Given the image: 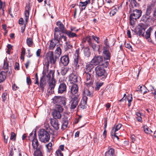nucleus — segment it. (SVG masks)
I'll use <instances>...</instances> for the list:
<instances>
[{"mask_svg":"<svg viewBox=\"0 0 156 156\" xmlns=\"http://www.w3.org/2000/svg\"><path fill=\"white\" fill-rule=\"evenodd\" d=\"M144 130L146 133L151 134L152 131L147 126H144Z\"/></svg>","mask_w":156,"mask_h":156,"instance_id":"obj_45","label":"nucleus"},{"mask_svg":"<svg viewBox=\"0 0 156 156\" xmlns=\"http://www.w3.org/2000/svg\"><path fill=\"white\" fill-rule=\"evenodd\" d=\"M80 57H78V56H75L74 58L73 63L76 69L78 68L79 67V62H80Z\"/></svg>","mask_w":156,"mask_h":156,"instance_id":"obj_26","label":"nucleus"},{"mask_svg":"<svg viewBox=\"0 0 156 156\" xmlns=\"http://www.w3.org/2000/svg\"><path fill=\"white\" fill-rule=\"evenodd\" d=\"M145 30V29L142 26L139 25L138 27L135 29L134 33L140 36L144 37Z\"/></svg>","mask_w":156,"mask_h":156,"instance_id":"obj_11","label":"nucleus"},{"mask_svg":"<svg viewBox=\"0 0 156 156\" xmlns=\"http://www.w3.org/2000/svg\"><path fill=\"white\" fill-rule=\"evenodd\" d=\"M117 133L115 132V131H114V130H112V131H111V136H112V139L114 140L115 139V138L117 139V140H119V137L116 135Z\"/></svg>","mask_w":156,"mask_h":156,"instance_id":"obj_43","label":"nucleus"},{"mask_svg":"<svg viewBox=\"0 0 156 156\" xmlns=\"http://www.w3.org/2000/svg\"><path fill=\"white\" fill-rule=\"evenodd\" d=\"M55 51L57 53L58 55H60L61 54V49L59 47H58L56 50Z\"/></svg>","mask_w":156,"mask_h":156,"instance_id":"obj_64","label":"nucleus"},{"mask_svg":"<svg viewBox=\"0 0 156 156\" xmlns=\"http://www.w3.org/2000/svg\"><path fill=\"white\" fill-rule=\"evenodd\" d=\"M39 144L37 139V134L36 132L34 134L32 140V146L34 149H37L39 148Z\"/></svg>","mask_w":156,"mask_h":156,"instance_id":"obj_17","label":"nucleus"},{"mask_svg":"<svg viewBox=\"0 0 156 156\" xmlns=\"http://www.w3.org/2000/svg\"><path fill=\"white\" fill-rule=\"evenodd\" d=\"M5 3L2 2L0 0V10L2 9L3 11H4L3 8L5 6Z\"/></svg>","mask_w":156,"mask_h":156,"instance_id":"obj_52","label":"nucleus"},{"mask_svg":"<svg viewBox=\"0 0 156 156\" xmlns=\"http://www.w3.org/2000/svg\"><path fill=\"white\" fill-rule=\"evenodd\" d=\"M69 62V56L68 55H65L61 57L60 58L59 64L61 65L66 66L68 65Z\"/></svg>","mask_w":156,"mask_h":156,"instance_id":"obj_10","label":"nucleus"},{"mask_svg":"<svg viewBox=\"0 0 156 156\" xmlns=\"http://www.w3.org/2000/svg\"><path fill=\"white\" fill-rule=\"evenodd\" d=\"M84 55L87 57H89L90 55V49L88 47H86L84 49Z\"/></svg>","mask_w":156,"mask_h":156,"instance_id":"obj_41","label":"nucleus"},{"mask_svg":"<svg viewBox=\"0 0 156 156\" xmlns=\"http://www.w3.org/2000/svg\"><path fill=\"white\" fill-rule=\"evenodd\" d=\"M50 123L55 129L56 130L58 129L59 124L57 119H51L50 120Z\"/></svg>","mask_w":156,"mask_h":156,"instance_id":"obj_21","label":"nucleus"},{"mask_svg":"<svg viewBox=\"0 0 156 156\" xmlns=\"http://www.w3.org/2000/svg\"><path fill=\"white\" fill-rule=\"evenodd\" d=\"M64 34H66L69 38L77 37V36L76 32H73L69 30H65Z\"/></svg>","mask_w":156,"mask_h":156,"instance_id":"obj_24","label":"nucleus"},{"mask_svg":"<svg viewBox=\"0 0 156 156\" xmlns=\"http://www.w3.org/2000/svg\"><path fill=\"white\" fill-rule=\"evenodd\" d=\"M150 15L148 14L146 12L145 14L142 17L141 20L144 22H145L147 20L150 19Z\"/></svg>","mask_w":156,"mask_h":156,"instance_id":"obj_42","label":"nucleus"},{"mask_svg":"<svg viewBox=\"0 0 156 156\" xmlns=\"http://www.w3.org/2000/svg\"><path fill=\"white\" fill-rule=\"evenodd\" d=\"M56 154L57 156H63V154L62 153L61 151L59 149L57 150L56 151Z\"/></svg>","mask_w":156,"mask_h":156,"instance_id":"obj_59","label":"nucleus"},{"mask_svg":"<svg viewBox=\"0 0 156 156\" xmlns=\"http://www.w3.org/2000/svg\"><path fill=\"white\" fill-rule=\"evenodd\" d=\"M85 41H86L88 42L89 45L92 42L91 41V39L90 36H87L86 37Z\"/></svg>","mask_w":156,"mask_h":156,"instance_id":"obj_56","label":"nucleus"},{"mask_svg":"<svg viewBox=\"0 0 156 156\" xmlns=\"http://www.w3.org/2000/svg\"><path fill=\"white\" fill-rule=\"evenodd\" d=\"M16 135L14 132H12L11 133L10 140L12 141H15L16 140Z\"/></svg>","mask_w":156,"mask_h":156,"instance_id":"obj_50","label":"nucleus"},{"mask_svg":"<svg viewBox=\"0 0 156 156\" xmlns=\"http://www.w3.org/2000/svg\"><path fill=\"white\" fill-rule=\"evenodd\" d=\"M66 45L65 46V50L66 51H67L68 50L71 49L73 48V46L69 43L66 42Z\"/></svg>","mask_w":156,"mask_h":156,"instance_id":"obj_46","label":"nucleus"},{"mask_svg":"<svg viewBox=\"0 0 156 156\" xmlns=\"http://www.w3.org/2000/svg\"><path fill=\"white\" fill-rule=\"evenodd\" d=\"M46 147L48 150H51V149L52 144L51 142H49L46 145Z\"/></svg>","mask_w":156,"mask_h":156,"instance_id":"obj_63","label":"nucleus"},{"mask_svg":"<svg viewBox=\"0 0 156 156\" xmlns=\"http://www.w3.org/2000/svg\"><path fill=\"white\" fill-rule=\"evenodd\" d=\"M92 38L98 43H99V39L100 38L99 37H97L96 36L92 35Z\"/></svg>","mask_w":156,"mask_h":156,"instance_id":"obj_57","label":"nucleus"},{"mask_svg":"<svg viewBox=\"0 0 156 156\" xmlns=\"http://www.w3.org/2000/svg\"><path fill=\"white\" fill-rule=\"evenodd\" d=\"M88 96L90 97H92L93 96V94L92 92L90 91L87 89H84L83 92V96Z\"/></svg>","mask_w":156,"mask_h":156,"instance_id":"obj_35","label":"nucleus"},{"mask_svg":"<svg viewBox=\"0 0 156 156\" xmlns=\"http://www.w3.org/2000/svg\"><path fill=\"white\" fill-rule=\"evenodd\" d=\"M155 6V4L154 3H152L148 5L146 9V12L148 14H151V12L152 11Z\"/></svg>","mask_w":156,"mask_h":156,"instance_id":"obj_29","label":"nucleus"},{"mask_svg":"<svg viewBox=\"0 0 156 156\" xmlns=\"http://www.w3.org/2000/svg\"><path fill=\"white\" fill-rule=\"evenodd\" d=\"M141 92L144 94H145L149 91L147 88L144 86H139Z\"/></svg>","mask_w":156,"mask_h":156,"instance_id":"obj_40","label":"nucleus"},{"mask_svg":"<svg viewBox=\"0 0 156 156\" xmlns=\"http://www.w3.org/2000/svg\"><path fill=\"white\" fill-rule=\"evenodd\" d=\"M89 45L94 50H95L96 47V45L93 42H91L90 44H89Z\"/></svg>","mask_w":156,"mask_h":156,"instance_id":"obj_62","label":"nucleus"},{"mask_svg":"<svg viewBox=\"0 0 156 156\" xmlns=\"http://www.w3.org/2000/svg\"><path fill=\"white\" fill-rule=\"evenodd\" d=\"M56 62V59L54 58L52 51H50L47 53L44 58V63L47 69H48L50 63L53 65L55 64Z\"/></svg>","mask_w":156,"mask_h":156,"instance_id":"obj_1","label":"nucleus"},{"mask_svg":"<svg viewBox=\"0 0 156 156\" xmlns=\"http://www.w3.org/2000/svg\"><path fill=\"white\" fill-rule=\"evenodd\" d=\"M80 99L79 95H72L71 97V100L69 104L70 108V109L75 108L78 105Z\"/></svg>","mask_w":156,"mask_h":156,"instance_id":"obj_8","label":"nucleus"},{"mask_svg":"<svg viewBox=\"0 0 156 156\" xmlns=\"http://www.w3.org/2000/svg\"><path fill=\"white\" fill-rule=\"evenodd\" d=\"M26 43L29 47H32L34 44L32 38L31 37L27 38L26 40Z\"/></svg>","mask_w":156,"mask_h":156,"instance_id":"obj_37","label":"nucleus"},{"mask_svg":"<svg viewBox=\"0 0 156 156\" xmlns=\"http://www.w3.org/2000/svg\"><path fill=\"white\" fill-rule=\"evenodd\" d=\"M30 7L29 5H27L25 8L24 12L25 16L26 18L25 19L26 24H27L29 18L30 11Z\"/></svg>","mask_w":156,"mask_h":156,"instance_id":"obj_20","label":"nucleus"},{"mask_svg":"<svg viewBox=\"0 0 156 156\" xmlns=\"http://www.w3.org/2000/svg\"><path fill=\"white\" fill-rule=\"evenodd\" d=\"M90 2V0H86L85 2H80L79 3V6L81 7V11L85 9L87 5L89 4Z\"/></svg>","mask_w":156,"mask_h":156,"instance_id":"obj_23","label":"nucleus"},{"mask_svg":"<svg viewBox=\"0 0 156 156\" xmlns=\"http://www.w3.org/2000/svg\"><path fill=\"white\" fill-rule=\"evenodd\" d=\"M69 80L70 83L74 84L80 81V78L75 74L71 73L69 75Z\"/></svg>","mask_w":156,"mask_h":156,"instance_id":"obj_12","label":"nucleus"},{"mask_svg":"<svg viewBox=\"0 0 156 156\" xmlns=\"http://www.w3.org/2000/svg\"><path fill=\"white\" fill-rule=\"evenodd\" d=\"M38 135L40 141L42 142L46 143L48 142L50 139L49 133L43 129H40Z\"/></svg>","mask_w":156,"mask_h":156,"instance_id":"obj_2","label":"nucleus"},{"mask_svg":"<svg viewBox=\"0 0 156 156\" xmlns=\"http://www.w3.org/2000/svg\"><path fill=\"white\" fill-rule=\"evenodd\" d=\"M121 126L122 125L120 124H119L116 125H115L114 127L112 128L111 131H112L113 130L114 131L116 132L120 129Z\"/></svg>","mask_w":156,"mask_h":156,"instance_id":"obj_44","label":"nucleus"},{"mask_svg":"<svg viewBox=\"0 0 156 156\" xmlns=\"http://www.w3.org/2000/svg\"><path fill=\"white\" fill-rule=\"evenodd\" d=\"M127 100L128 102V106L129 107H130L131 105V102L133 100L132 95H129L127 97Z\"/></svg>","mask_w":156,"mask_h":156,"instance_id":"obj_49","label":"nucleus"},{"mask_svg":"<svg viewBox=\"0 0 156 156\" xmlns=\"http://www.w3.org/2000/svg\"><path fill=\"white\" fill-rule=\"evenodd\" d=\"M83 76L86 80L84 82L85 85L88 87H92L94 80L91 75L90 73H83Z\"/></svg>","mask_w":156,"mask_h":156,"instance_id":"obj_7","label":"nucleus"},{"mask_svg":"<svg viewBox=\"0 0 156 156\" xmlns=\"http://www.w3.org/2000/svg\"><path fill=\"white\" fill-rule=\"evenodd\" d=\"M56 25L58 26V28L60 30V32H61L62 33H64L65 31L67 30L62 22L60 21L56 22Z\"/></svg>","mask_w":156,"mask_h":156,"instance_id":"obj_25","label":"nucleus"},{"mask_svg":"<svg viewBox=\"0 0 156 156\" xmlns=\"http://www.w3.org/2000/svg\"><path fill=\"white\" fill-rule=\"evenodd\" d=\"M103 58L100 55H96L92 59L90 63H92L94 65L96 66L101 63L103 62Z\"/></svg>","mask_w":156,"mask_h":156,"instance_id":"obj_9","label":"nucleus"},{"mask_svg":"<svg viewBox=\"0 0 156 156\" xmlns=\"http://www.w3.org/2000/svg\"><path fill=\"white\" fill-rule=\"evenodd\" d=\"M152 29L151 27H149L146 32L145 34V37L147 40L148 41L150 42H151L152 41L150 37L151 31L152 30Z\"/></svg>","mask_w":156,"mask_h":156,"instance_id":"obj_28","label":"nucleus"},{"mask_svg":"<svg viewBox=\"0 0 156 156\" xmlns=\"http://www.w3.org/2000/svg\"><path fill=\"white\" fill-rule=\"evenodd\" d=\"M67 86L66 84L62 82L61 83L58 87V94H62L66 91Z\"/></svg>","mask_w":156,"mask_h":156,"instance_id":"obj_16","label":"nucleus"},{"mask_svg":"<svg viewBox=\"0 0 156 156\" xmlns=\"http://www.w3.org/2000/svg\"><path fill=\"white\" fill-rule=\"evenodd\" d=\"M103 83H97L96 85V87L95 88V90H98L100 87L103 85Z\"/></svg>","mask_w":156,"mask_h":156,"instance_id":"obj_54","label":"nucleus"},{"mask_svg":"<svg viewBox=\"0 0 156 156\" xmlns=\"http://www.w3.org/2000/svg\"><path fill=\"white\" fill-rule=\"evenodd\" d=\"M61 98V96H55L52 99L53 103L56 105H59Z\"/></svg>","mask_w":156,"mask_h":156,"instance_id":"obj_34","label":"nucleus"},{"mask_svg":"<svg viewBox=\"0 0 156 156\" xmlns=\"http://www.w3.org/2000/svg\"><path fill=\"white\" fill-rule=\"evenodd\" d=\"M142 13V12L141 10L135 9L133 10L129 17L131 25H133L134 24L136 20L138 19L141 16Z\"/></svg>","mask_w":156,"mask_h":156,"instance_id":"obj_3","label":"nucleus"},{"mask_svg":"<svg viewBox=\"0 0 156 156\" xmlns=\"http://www.w3.org/2000/svg\"><path fill=\"white\" fill-rule=\"evenodd\" d=\"M56 81L55 80H51L48 82L49 88L51 91H53L55 86Z\"/></svg>","mask_w":156,"mask_h":156,"instance_id":"obj_32","label":"nucleus"},{"mask_svg":"<svg viewBox=\"0 0 156 156\" xmlns=\"http://www.w3.org/2000/svg\"><path fill=\"white\" fill-rule=\"evenodd\" d=\"M43 147L42 145H40L38 149L34 151V156H43Z\"/></svg>","mask_w":156,"mask_h":156,"instance_id":"obj_22","label":"nucleus"},{"mask_svg":"<svg viewBox=\"0 0 156 156\" xmlns=\"http://www.w3.org/2000/svg\"><path fill=\"white\" fill-rule=\"evenodd\" d=\"M97 77H102L103 79L107 77V73L105 69L101 66L98 65L97 66L95 69Z\"/></svg>","mask_w":156,"mask_h":156,"instance_id":"obj_6","label":"nucleus"},{"mask_svg":"<svg viewBox=\"0 0 156 156\" xmlns=\"http://www.w3.org/2000/svg\"><path fill=\"white\" fill-rule=\"evenodd\" d=\"M108 62L107 61H106L105 62L103 63H102L101 65H100L103 68L104 67L107 68L108 65Z\"/></svg>","mask_w":156,"mask_h":156,"instance_id":"obj_61","label":"nucleus"},{"mask_svg":"<svg viewBox=\"0 0 156 156\" xmlns=\"http://www.w3.org/2000/svg\"><path fill=\"white\" fill-rule=\"evenodd\" d=\"M70 91L73 95H79L78 93V88L77 84H73L69 86Z\"/></svg>","mask_w":156,"mask_h":156,"instance_id":"obj_13","label":"nucleus"},{"mask_svg":"<svg viewBox=\"0 0 156 156\" xmlns=\"http://www.w3.org/2000/svg\"><path fill=\"white\" fill-rule=\"evenodd\" d=\"M12 88L13 90L16 91L19 88V87L16 85L14 82H13L12 83Z\"/></svg>","mask_w":156,"mask_h":156,"instance_id":"obj_51","label":"nucleus"},{"mask_svg":"<svg viewBox=\"0 0 156 156\" xmlns=\"http://www.w3.org/2000/svg\"><path fill=\"white\" fill-rule=\"evenodd\" d=\"M54 39L59 42V44L61 42L62 43V39H63L64 42H67V37L64 34H61L60 30L58 27H55L54 29Z\"/></svg>","mask_w":156,"mask_h":156,"instance_id":"obj_4","label":"nucleus"},{"mask_svg":"<svg viewBox=\"0 0 156 156\" xmlns=\"http://www.w3.org/2000/svg\"><path fill=\"white\" fill-rule=\"evenodd\" d=\"M117 12V9L115 8L112 9L110 12V15L112 16H113Z\"/></svg>","mask_w":156,"mask_h":156,"instance_id":"obj_53","label":"nucleus"},{"mask_svg":"<svg viewBox=\"0 0 156 156\" xmlns=\"http://www.w3.org/2000/svg\"><path fill=\"white\" fill-rule=\"evenodd\" d=\"M42 74L43 76L41 78L40 84L38 85L39 86L42 91H43L44 89V87L46 85L45 80V79L46 73L43 71Z\"/></svg>","mask_w":156,"mask_h":156,"instance_id":"obj_15","label":"nucleus"},{"mask_svg":"<svg viewBox=\"0 0 156 156\" xmlns=\"http://www.w3.org/2000/svg\"><path fill=\"white\" fill-rule=\"evenodd\" d=\"M4 67L5 70H6V72L2 71L0 73V83L4 81L6 78V73L8 71L9 74H11L12 73V67L9 66V63L7 62H4Z\"/></svg>","mask_w":156,"mask_h":156,"instance_id":"obj_5","label":"nucleus"},{"mask_svg":"<svg viewBox=\"0 0 156 156\" xmlns=\"http://www.w3.org/2000/svg\"><path fill=\"white\" fill-rule=\"evenodd\" d=\"M105 156H115L114 149L108 148V151L106 152Z\"/></svg>","mask_w":156,"mask_h":156,"instance_id":"obj_33","label":"nucleus"},{"mask_svg":"<svg viewBox=\"0 0 156 156\" xmlns=\"http://www.w3.org/2000/svg\"><path fill=\"white\" fill-rule=\"evenodd\" d=\"M130 2L131 6L130 5V9H131V6L132 8L134 7H138L139 6V5L137 3L136 1L135 0H128Z\"/></svg>","mask_w":156,"mask_h":156,"instance_id":"obj_36","label":"nucleus"},{"mask_svg":"<svg viewBox=\"0 0 156 156\" xmlns=\"http://www.w3.org/2000/svg\"><path fill=\"white\" fill-rule=\"evenodd\" d=\"M126 94H124L123 95V97L121 99L118 101V102H123L125 103L126 101Z\"/></svg>","mask_w":156,"mask_h":156,"instance_id":"obj_55","label":"nucleus"},{"mask_svg":"<svg viewBox=\"0 0 156 156\" xmlns=\"http://www.w3.org/2000/svg\"><path fill=\"white\" fill-rule=\"evenodd\" d=\"M59 43V42L57 41L56 40L54 39V38L50 41V44L49 48L50 50H53L55 48L56 44Z\"/></svg>","mask_w":156,"mask_h":156,"instance_id":"obj_27","label":"nucleus"},{"mask_svg":"<svg viewBox=\"0 0 156 156\" xmlns=\"http://www.w3.org/2000/svg\"><path fill=\"white\" fill-rule=\"evenodd\" d=\"M102 53L105 59L109 60L110 59L111 54L109 51V48L106 47H103Z\"/></svg>","mask_w":156,"mask_h":156,"instance_id":"obj_18","label":"nucleus"},{"mask_svg":"<svg viewBox=\"0 0 156 156\" xmlns=\"http://www.w3.org/2000/svg\"><path fill=\"white\" fill-rule=\"evenodd\" d=\"M62 123L61 129L64 130L67 128L68 121L67 120H62Z\"/></svg>","mask_w":156,"mask_h":156,"instance_id":"obj_38","label":"nucleus"},{"mask_svg":"<svg viewBox=\"0 0 156 156\" xmlns=\"http://www.w3.org/2000/svg\"><path fill=\"white\" fill-rule=\"evenodd\" d=\"M59 111L60 112H62L63 111V108L60 105H56L55 110Z\"/></svg>","mask_w":156,"mask_h":156,"instance_id":"obj_48","label":"nucleus"},{"mask_svg":"<svg viewBox=\"0 0 156 156\" xmlns=\"http://www.w3.org/2000/svg\"><path fill=\"white\" fill-rule=\"evenodd\" d=\"M69 69L66 67H62L61 69L60 73L62 76L65 75L68 71Z\"/></svg>","mask_w":156,"mask_h":156,"instance_id":"obj_39","label":"nucleus"},{"mask_svg":"<svg viewBox=\"0 0 156 156\" xmlns=\"http://www.w3.org/2000/svg\"><path fill=\"white\" fill-rule=\"evenodd\" d=\"M70 30L72 32H76V33L79 31V30L76 29V28L75 27H70Z\"/></svg>","mask_w":156,"mask_h":156,"instance_id":"obj_60","label":"nucleus"},{"mask_svg":"<svg viewBox=\"0 0 156 156\" xmlns=\"http://www.w3.org/2000/svg\"><path fill=\"white\" fill-rule=\"evenodd\" d=\"M87 98L86 96L83 97L78 107V109H80V108L82 109H85L86 108V105L87 104Z\"/></svg>","mask_w":156,"mask_h":156,"instance_id":"obj_14","label":"nucleus"},{"mask_svg":"<svg viewBox=\"0 0 156 156\" xmlns=\"http://www.w3.org/2000/svg\"><path fill=\"white\" fill-rule=\"evenodd\" d=\"M66 99L65 98L63 97H61L59 105H63L64 106L66 105Z\"/></svg>","mask_w":156,"mask_h":156,"instance_id":"obj_47","label":"nucleus"},{"mask_svg":"<svg viewBox=\"0 0 156 156\" xmlns=\"http://www.w3.org/2000/svg\"><path fill=\"white\" fill-rule=\"evenodd\" d=\"M54 70H50L48 75L46 76V77L49 81H51V80H55L54 79Z\"/></svg>","mask_w":156,"mask_h":156,"instance_id":"obj_31","label":"nucleus"},{"mask_svg":"<svg viewBox=\"0 0 156 156\" xmlns=\"http://www.w3.org/2000/svg\"><path fill=\"white\" fill-rule=\"evenodd\" d=\"M104 44L105 45V46H104L103 47L107 48H109L110 47L108 42V39L106 38L104 41Z\"/></svg>","mask_w":156,"mask_h":156,"instance_id":"obj_58","label":"nucleus"},{"mask_svg":"<svg viewBox=\"0 0 156 156\" xmlns=\"http://www.w3.org/2000/svg\"><path fill=\"white\" fill-rule=\"evenodd\" d=\"M94 65L92 63L87 64L83 69V73H89L94 68Z\"/></svg>","mask_w":156,"mask_h":156,"instance_id":"obj_19","label":"nucleus"},{"mask_svg":"<svg viewBox=\"0 0 156 156\" xmlns=\"http://www.w3.org/2000/svg\"><path fill=\"white\" fill-rule=\"evenodd\" d=\"M52 115L54 118L53 119H60L61 117L60 112L57 110H55L52 113Z\"/></svg>","mask_w":156,"mask_h":156,"instance_id":"obj_30","label":"nucleus"}]
</instances>
